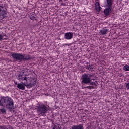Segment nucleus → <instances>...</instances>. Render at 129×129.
I'll list each match as a JSON object with an SVG mask.
<instances>
[{
    "label": "nucleus",
    "instance_id": "aec40b11",
    "mask_svg": "<svg viewBox=\"0 0 129 129\" xmlns=\"http://www.w3.org/2000/svg\"><path fill=\"white\" fill-rule=\"evenodd\" d=\"M28 71H29V69H28V68H24L22 70V71H21V72L22 73H26V72H28Z\"/></svg>",
    "mask_w": 129,
    "mask_h": 129
},
{
    "label": "nucleus",
    "instance_id": "6e6552de",
    "mask_svg": "<svg viewBox=\"0 0 129 129\" xmlns=\"http://www.w3.org/2000/svg\"><path fill=\"white\" fill-rule=\"evenodd\" d=\"M64 38L67 40H71V39L73 38V33L72 32L66 33L64 34Z\"/></svg>",
    "mask_w": 129,
    "mask_h": 129
},
{
    "label": "nucleus",
    "instance_id": "dca6fc26",
    "mask_svg": "<svg viewBox=\"0 0 129 129\" xmlns=\"http://www.w3.org/2000/svg\"><path fill=\"white\" fill-rule=\"evenodd\" d=\"M53 129H62L61 125L59 124H55L54 126L53 127Z\"/></svg>",
    "mask_w": 129,
    "mask_h": 129
},
{
    "label": "nucleus",
    "instance_id": "9d476101",
    "mask_svg": "<svg viewBox=\"0 0 129 129\" xmlns=\"http://www.w3.org/2000/svg\"><path fill=\"white\" fill-rule=\"evenodd\" d=\"M29 18L32 21H37V15L35 13H31L30 14Z\"/></svg>",
    "mask_w": 129,
    "mask_h": 129
},
{
    "label": "nucleus",
    "instance_id": "1a4fd4ad",
    "mask_svg": "<svg viewBox=\"0 0 129 129\" xmlns=\"http://www.w3.org/2000/svg\"><path fill=\"white\" fill-rule=\"evenodd\" d=\"M17 79L18 80H22V81H28L27 80V77H25V76L23 74H19V75L17 77Z\"/></svg>",
    "mask_w": 129,
    "mask_h": 129
},
{
    "label": "nucleus",
    "instance_id": "393cba45",
    "mask_svg": "<svg viewBox=\"0 0 129 129\" xmlns=\"http://www.w3.org/2000/svg\"><path fill=\"white\" fill-rule=\"evenodd\" d=\"M15 85H17V86H18V83H17V82H15Z\"/></svg>",
    "mask_w": 129,
    "mask_h": 129
},
{
    "label": "nucleus",
    "instance_id": "b1692460",
    "mask_svg": "<svg viewBox=\"0 0 129 129\" xmlns=\"http://www.w3.org/2000/svg\"><path fill=\"white\" fill-rule=\"evenodd\" d=\"M3 38H4V36L0 34V41H2V40H3Z\"/></svg>",
    "mask_w": 129,
    "mask_h": 129
},
{
    "label": "nucleus",
    "instance_id": "2eb2a0df",
    "mask_svg": "<svg viewBox=\"0 0 129 129\" xmlns=\"http://www.w3.org/2000/svg\"><path fill=\"white\" fill-rule=\"evenodd\" d=\"M0 129H14V127L11 125H8V127H6L5 125L0 126Z\"/></svg>",
    "mask_w": 129,
    "mask_h": 129
},
{
    "label": "nucleus",
    "instance_id": "4468645a",
    "mask_svg": "<svg viewBox=\"0 0 129 129\" xmlns=\"http://www.w3.org/2000/svg\"><path fill=\"white\" fill-rule=\"evenodd\" d=\"M32 83H29L28 84H30L31 87H30V88H32V87H33V86H35V85H36V84H37V80H36V79H32Z\"/></svg>",
    "mask_w": 129,
    "mask_h": 129
},
{
    "label": "nucleus",
    "instance_id": "ddd939ff",
    "mask_svg": "<svg viewBox=\"0 0 129 129\" xmlns=\"http://www.w3.org/2000/svg\"><path fill=\"white\" fill-rule=\"evenodd\" d=\"M85 66L86 67V69H87L89 71H92V70L93 69V65L89 64V65H86Z\"/></svg>",
    "mask_w": 129,
    "mask_h": 129
},
{
    "label": "nucleus",
    "instance_id": "39448f33",
    "mask_svg": "<svg viewBox=\"0 0 129 129\" xmlns=\"http://www.w3.org/2000/svg\"><path fill=\"white\" fill-rule=\"evenodd\" d=\"M112 5H113V0L110 1H107V4L106 7L107 8H106L104 10V16L106 17H108L109 15H110V13H111V10L112 8Z\"/></svg>",
    "mask_w": 129,
    "mask_h": 129
},
{
    "label": "nucleus",
    "instance_id": "6ab92c4d",
    "mask_svg": "<svg viewBox=\"0 0 129 129\" xmlns=\"http://www.w3.org/2000/svg\"><path fill=\"white\" fill-rule=\"evenodd\" d=\"M0 111L2 113H3V114H6L7 113V111L4 108L1 109Z\"/></svg>",
    "mask_w": 129,
    "mask_h": 129
},
{
    "label": "nucleus",
    "instance_id": "9b49d317",
    "mask_svg": "<svg viewBox=\"0 0 129 129\" xmlns=\"http://www.w3.org/2000/svg\"><path fill=\"white\" fill-rule=\"evenodd\" d=\"M83 124H80L78 125H74L72 126L71 129H84Z\"/></svg>",
    "mask_w": 129,
    "mask_h": 129
},
{
    "label": "nucleus",
    "instance_id": "a211bd4d",
    "mask_svg": "<svg viewBox=\"0 0 129 129\" xmlns=\"http://www.w3.org/2000/svg\"><path fill=\"white\" fill-rule=\"evenodd\" d=\"M123 70L125 71H129V66L127 64H126L123 67Z\"/></svg>",
    "mask_w": 129,
    "mask_h": 129
},
{
    "label": "nucleus",
    "instance_id": "a878e982",
    "mask_svg": "<svg viewBox=\"0 0 129 129\" xmlns=\"http://www.w3.org/2000/svg\"><path fill=\"white\" fill-rule=\"evenodd\" d=\"M61 1H62V0H59V2H61Z\"/></svg>",
    "mask_w": 129,
    "mask_h": 129
},
{
    "label": "nucleus",
    "instance_id": "4be33fe9",
    "mask_svg": "<svg viewBox=\"0 0 129 129\" xmlns=\"http://www.w3.org/2000/svg\"><path fill=\"white\" fill-rule=\"evenodd\" d=\"M100 6V4H99V2H96L95 4V7H99Z\"/></svg>",
    "mask_w": 129,
    "mask_h": 129
},
{
    "label": "nucleus",
    "instance_id": "5701e85b",
    "mask_svg": "<svg viewBox=\"0 0 129 129\" xmlns=\"http://www.w3.org/2000/svg\"><path fill=\"white\" fill-rule=\"evenodd\" d=\"M94 82L95 84H96V85H92V86H97V84H98V83H97V81H95V82Z\"/></svg>",
    "mask_w": 129,
    "mask_h": 129
},
{
    "label": "nucleus",
    "instance_id": "423d86ee",
    "mask_svg": "<svg viewBox=\"0 0 129 129\" xmlns=\"http://www.w3.org/2000/svg\"><path fill=\"white\" fill-rule=\"evenodd\" d=\"M25 86H26L27 88H31V87H32L30 84H28V81H24V82H21V83H18L17 87V88H19V89H21V90H25V89H26Z\"/></svg>",
    "mask_w": 129,
    "mask_h": 129
},
{
    "label": "nucleus",
    "instance_id": "20e7f679",
    "mask_svg": "<svg viewBox=\"0 0 129 129\" xmlns=\"http://www.w3.org/2000/svg\"><path fill=\"white\" fill-rule=\"evenodd\" d=\"M39 114H41L42 116H44L46 115V113L48 112V110H49V107L44 104L39 105L37 107V109Z\"/></svg>",
    "mask_w": 129,
    "mask_h": 129
},
{
    "label": "nucleus",
    "instance_id": "f257e3e1",
    "mask_svg": "<svg viewBox=\"0 0 129 129\" xmlns=\"http://www.w3.org/2000/svg\"><path fill=\"white\" fill-rule=\"evenodd\" d=\"M14 100L12 98L7 96H2L0 99V106L5 107L10 112H14Z\"/></svg>",
    "mask_w": 129,
    "mask_h": 129
},
{
    "label": "nucleus",
    "instance_id": "f3484780",
    "mask_svg": "<svg viewBox=\"0 0 129 129\" xmlns=\"http://www.w3.org/2000/svg\"><path fill=\"white\" fill-rule=\"evenodd\" d=\"M95 9L97 12H99L100 11H101V10H102V8H101L100 6H95Z\"/></svg>",
    "mask_w": 129,
    "mask_h": 129
},
{
    "label": "nucleus",
    "instance_id": "f8f14e48",
    "mask_svg": "<svg viewBox=\"0 0 129 129\" xmlns=\"http://www.w3.org/2000/svg\"><path fill=\"white\" fill-rule=\"evenodd\" d=\"M109 32V30L107 29H104L103 28L102 30L100 31V33L101 34V35H105L107 34Z\"/></svg>",
    "mask_w": 129,
    "mask_h": 129
},
{
    "label": "nucleus",
    "instance_id": "0eeeda50",
    "mask_svg": "<svg viewBox=\"0 0 129 129\" xmlns=\"http://www.w3.org/2000/svg\"><path fill=\"white\" fill-rule=\"evenodd\" d=\"M8 13L6 11V8L0 6V20H3L4 18H7Z\"/></svg>",
    "mask_w": 129,
    "mask_h": 129
},
{
    "label": "nucleus",
    "instance_id": "f03ea898",
    "mask_svg": "<svg viewBox=\"0 0 129 129\" xmlns=\"http://www.w3.org/2000/svg\"><path fill=\"white\" fill-rule=\"evenodd\" d=\"M92 76L91 74L88 73H84L82 74L81 77V84L82 85H89L85 87V88H88V89H93L94 87L92 85H96L95 83L92 82Z\"/></svg>",
    "mask_w": 129,
    "mask_h": 129
},
{
    "label": "nucleus",
    "instance_id": "412c9836",
    "mask_svg": "<svg viewBox=\"0 0 129 129\" xmlns=\"http://www.w3.org/2000/svg\"><path fill=\"white\" fill-rule=\"evenodd\" d=\"M126 85V88H127V90L129 89V82L128 83H125Z\"/></svg>",
    "mask_w": 129,
    "mask_h": 129
},
{
    "label": "nucleus",
    "instance_id": "7ed1b4c3",
    "mask_svg": "<svg viewBox=\"0 0 129 129\" xmlns=\"http://www.w3.org/2000/svg\"><path fill=\"white\" fill-rule=\"evenodd\" d=\"M12 57L15 61H30L32 59V56L28 54H24L20 53H12L11 54Z\"/></svg>",
    "mask_w": 129,
    "mask_h": 129
}]
</instances>
